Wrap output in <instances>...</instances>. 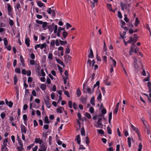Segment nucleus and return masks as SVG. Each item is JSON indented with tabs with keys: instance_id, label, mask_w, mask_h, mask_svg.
Instances as JSON below:
<instances>
[{
	"instance_id": "nucleus-1",
	"label": "nucleus",
	"mask_w": 151,
	"mask_h": 151,
	"mask_svg": "<svg viewBox=\"0 0 151 151\" xmlns=\"http://www.w3.org/2000/svg\"><path fill=\"white\" fill-rule=\"evenodd\" d=\"M102 120L101 118H99L97 122V125H95L94 126L96 127L102 128L103 125L101 123Z\"/></svg>"
},
{
	"instance_id": "nucleus-2",
	"label": "nucleus",
	"mask_w": 151,
	"mask_h": 151,
	"mask_svg": "<svg viewBox=\"0 0 151 151\" xmlns=\"http://www.w3.org/2000/svg\"><path fill=\"white\" fill-rule=\"evenodd\" d=\"M64 62L66 63L70 62L71 57L68 55H67L64 56Z\"/></svg>"
},
{
	"instance_id": "nucleus-3",
	"label": "nucleus",
	"mask_w": 151,
	"mask_h": 151,
	"mask_svg": "<svg viewBox=\"0 0 151 151\" xmlns=\"http://www.w3.org/2000/svg\"><path fill=\"white\" fill-rule=\"evenodd\" d=\"M121 6L122 7V9L124 11V9H126L128 7L130 6V4H124L122 2H121L120 3Z\"/></svg>"
},
{
	"instance_id": "nucleus-4",
	"label": "nucleus",
	"mask_w": 151,
	"mask_h": 151,
	"mask_svg": "<svg viewBox=\"0 0 151 151\" xmlns=\"http://www.w3.org/2000/svg\"><path fill=\"white\" fill-rule=\"evenodd\" d=\"M47 149V145L46 144H42L38 149V151H46Z\"/></svg>"
},
{
	"instance_id": "nucleus-5",
	"label": "nucleus",
	"mask_w": 151,
	"mask_h": 151,
	"mask_svg": "<svg viewBox=\"0 0 151 151\" xmlns=\"http://www.w3.org/2000/svg\"><path fill=\"white\" fill-rule=\"evenodd\" d=\"M21 128L22 134H26L27 132V128L22 124L21 125Z\"/></svg>"
},
{
	"instance_id": "nucleus-6",
	"label": "nucleus",
	"mask_w": 151,
	"mask_h": 151,
	"mask_svg": "<svg viewBox=\"0 0 151 151\" xmlns=\"http://www.w3.org/2000/svg\"><path fill=\"white\" fill-rule=\"evenodd\" d=\"M6 104L8 105L9 107L11 108L12 107L13 105V103L11 101H10L9 102L7 99H6L5 100Z\"/></svg>"
},
{
	"instance_id": "nucleus-7",
	"label": "nucleus",
	"mask_w": 151,
	"mask_h": 151,
	"mask_svg": "<svg viewBox=\"0 0 151 151\" xmlns=\"http://www.w3.org/2000/svg\"><path fill=\"white\" fill-rule=\"evenodd\" d=\"M87 99V98H84L82 96H81L80 98L81 101L83 104H86V103Z\"/></svg>"
},
{
	"instance_id": "nucleus-8",
	"label": "nucleus",
	"mask_w": 151,
	"mask_h": 151,
	"mask_svg": "<svg viewBox=\"0 0 151 151\" xmlns=\"http://www.w3.org/2000/svg\"><path fill=\"white\" fill-rule=\"evenodd\" d=\"M86 92H88L89 94H91L94 92V90L92 89V90H91V89L90 87H87Z\"/></svg>"
},
{
	"instance_id": "nucleus-9",
	"label": "nucleus",
	"mask_w": 151,
	"mask_h": 151,
	"mask_svg": "<svg viewBox=\"0 0 151 151\" xmlns=\"http://www.w3.org/2000/svg\"><path fill=\"white\" fill-rule=\"evenodd\" d=\"M88 57L89 58H93L94 57L93 52L91 48L90 49V53L88 55Z\"/></svg>"
},
{
	"instance_id": "nucleus-10",
	"label": "nucleus",
	"mask_w": 151,
	"mask_h": 151,
	"mask_svg": "<svg viewBox=\"0 0 151 151\" xmlns=\"http://www.w3.org/2000/svg\"><path fill=\"white\" fill-rule=\"evenodd\" d=\"M61 30H65V28H62L60 27H59L58 28V32L57 33V36L58 37H60V32H61Z\"/></svg>"
},
{
	"instance_id": "nucleus-11",
	"label": "nucleus",
	"mask_w": 151,
	"mask_h": 151,
	"mask_svg": "<svg viewBox=\"0 0 151 151\" xmlns=\"http://www.w3.org/2000/svg\"><path fill=\"white\" fill-rule=\"evenodd\" d=\"M35 142L37 143H39L40 144H41L42 142V141L40 138L38 139L37 138H36L35 139Z\"/></svg>"
},
{
	"instance_id": "nucleus-12",
	"label": "nucleus",
	"mask_w": 151,
	"mask_h": 151,
	"mask_svg": "<svg viewBox=\"0 0 151 151\" xmlns=\"http://www.w3.org/2000/svg\"><path fill=\"white\" fill-rule=\"evenodd\" d=\"M56 61L58 63L60 64L61 65L63 66L64 67L65 66V65L63 63V62L60 59L57 58L56 59Z\"/></svg>"
},
{
	"instance_id": "nucleus-13",
	"label": "nucleus",
	"mask_w": 151,
	"mask_h": 151,
	"mask_svg": "<svg viewBox=\"0 0 151 151\" xmlns=\"http://www.w3.org/2000/svg\"><path fill=\"white\" fill-rule=\"evenodd\" d=\"M30 42V40L29 38H27L25 39V43L27 45V47H29V46L30 44L29 42Z\"/></svg>"
},
{
	"instance_id": "nucleus-14",
	"label": "nucleus",
	"mask_w": 151,
	"mask_h": 151,
	"mask_svg": "<svg viewBox=\"0 0 151 151\" xmlns=\"http://www.w3.org/2000/svg\"><path fill=\"white\" fill-rule=\"evenodd\" d=\"M70 52V45H68L65 49V53L66 54H69Z\"/></svg>"
},
{
	"instance_id": "nucleus-15",
	"label": "nucleus",
	"mask_w": 151,
	"mask_h": 151,
	"mask_svg": "<svg viewBox=\"0 0 151 151\" xmlns=\"http://www.w3.org/2000/svg\"><path fill=\"white\" fill-rule=\"evenodd\" d=\"M138 36L136 34H134V39L133 41L134 42V44L137 41V39L138 38Z\"/></svg>"
},
{
	"instance_id": "nucleus-16",
	"label": "nucleus",
	"mask_w": 151,
	"mask_h": 151,
	"mask_svg": "<svg viewBox=\"0 0 151 151\" xmlns=\"http://www.w3.org/2000/svg\"><path fill=\"white\" fill-rule=\"evenodd\" d=\"M112 113L110 112L109 114V122L110 124H111V120L112 118Z\"/></svg>"
},
{
	"instance_id": "nucleus-17",
	"label": "nucleus",
	"mask_w": 151,
	"mask_h": 151,
	"mask_svg": "<svg viewBox=\"0 0 151 151\" xmlns=\"http://www.w3.org/2000/svg\"><path fill=\"white\" fill-rule=\"evenodd\" d=\"M63 109L64 110V108L63 107H61V106L59 107L58 108H57V113H62L63 112V111L62 110V109Z\"/></svg>"
},
{
	"instance_id": "nucleus-18",
	"label": "nucleus",
	"mask_w": 151,
	"mask_h": 151,
	"mask_svg": "<svg viewBox=\"0 0 151 151\" xmlns=\"http://www.w3.org/2000/svg\"><path fill=\"white\" fill-rule=\"evenodd\" d=\"M37 4L40 7H41L42 6H44V4H43L42 2L40 1H38L37 2Z\"/></svg>"
},
{
	"instance_id": "nucleus-19",
	"label": "nucleus",
	"mask_w": 151,
	"mask_h": 151,
	"mask_svg": "<svg viewBox=\"0 0 151 151\" xmlns=\"http://www.w3.org/2000/svg\"><path fill=\"white\" fill-rule=\"evenodd\" d=\"M90 103L93 106H94L95 105V103H94V96H93L91 98V100H90Z\"/></svg>"
},
{
	"instance_id": "nucleus-20",
	"label": "nucleus",
	"mask_w": 151,
	"mask_h": 151,
	"mask_svg": "<svg viewBox=\"0 0 151 151\" xmlns=\"http://www.w3.org/2000/svg\"><path fill=\"white\" fill-rule=\"evenodd\" d=\"M107 6L108 8L110 10V11L112 12H115L114 10H113L111 8V5L110 4H107Z\"/></svg>"
},
{
	"instance_id": "nucleus-21",
	"label": "nucleus",
	"mask_w": 151,
	"mask_h": 151,
	"mask_svg": "<svg viewBox=\"0 0 151 151\" xmlns=\"http://www.w3.org/2000/svg\"><path fill=\"white\" fill-rule=\"evenodd\" d=\"M81 92L79 88H78L77 89L76 91V95L78 97H79L81 95Z\"/></svg>"
},
{
	"instance_id": "nucleus-22",
	"label": "nucleus",
	"mask_w": 151,
	"mask_h": 151,
	"mask_svg": "<svg viewBox=\"0 0 151 151\" xmlns=\"http://www.w3.org/2000/svg\"><path fill=\"white\" fill-rule=\"evenodd\" d=\"M20 60L22 64V65L23 66H24L25 64L24 63V59L23 58V57L22 55H20Z\"/></svg>"
},
{
	"instance_id": "nucleus-23",
	"label": "nucleus",
	"mask_w": 151,
	"mask_h": 151,
	"mask_svg": "<svg viewBox=\"0 0 151 151\" xmlns=\"http://www.w3.org/2000/svg\"><path fill=\"white\" fill-rule=\"evenodd\" d=\"M8 149L6 147V146H2L1 151H8Z\"/></svg>"
},
{
	"instance_id": "nucleus-24",
	"label": "nucleus",
	"mask_w": 151,
	"mask_h": 151,
	"mask_svg": "<svg viewBox=\"0 0 151 151\" xmlns=\"http://www.w3.org/2000/svg\"><path fill=\"white\" fill-rule=\"evenodd\" d=\"M40 88L42 90H45L46 89V86L44 84H42L40 85Z\"/></svg>"
},
{
	"instance_id": "nucleus-25",
	"label": "nucleus",
	"mask_w": 151,
	"mask_h": 151,
	"mask_svg": "<svg viewBox=\"0 0 151 151\" xmlns=\"http://www.w3.org/2000/svg\"><path fill=\"white\" fill-rule=\"evenodd\" d=\"M59 42H60V44L61 45H64L65 44H67V42L66 41H63L61 40H60Z\"/></svg>"
},
{
	"instance_id": "nucleus-26",
	"label": "nucleus",
	"mask_w": 151,
	"mask_h": 151,
	"mask_svg": "<svg viewBox=\"0 0 151 151\" xmlns=\"http://www.w3.org/2000/svg\"><path fill=\"white\" fill-rule=\"evenodd\" d=\"M139 23V20L138 18L137 17L136 18L135 21V26L136 27H137Z\"/></svg>"
},
{
	"instance_id": "nucleus-27",
	"label": "nucleus",
	"mask_w": 151,
	"mask_h": 151,
	"mask_svg": "<svg viewBox=\"0 0 151 151\" xmlns=\"http://www.w3.org/2000/svg\"><path fill=\"white\" fill-rule=\"evenodd\" d=\"M63 36L64 38H66L67 36L68 35V33L67 32H66L65 31V29L64 30H63Z\"/></svg>"
},
{
	"instance_id": "nucleus-28",
	"label": "nucleus",
	"mask_w": 151,
	"mask_h": 151,
	"mask_svg": "<svg viewBox=\"0 0 151 151\" xmlns=\"http://www.w3.org/2000/svg\"><path fill=\"white\" fill-rule=\"evenodd\" d=\"M131 127L134 131H135L136 132H138V131H139L138 129L134 127L132 124L131 125Z\"/></svg>"
},
{
	"instance_id": "nucleus-29",
	"label": "nucleus",
	"mask_w": 151,
	"mask_h": 151,
	"mask_svg": "<svg viewBox=\"0 0 151 151\" xmlns=\"http://www.w3.org/2000/svg\"><path fill=\"white\" fill-rule=\"evenodd\" d=\"M8 142V140L7 138H6L4 139L3 141V145L2 146H6L7 143Z\"/></svg>"
},
{
	"instance_id": "nucleus-30",
	"label": "nucleus",
	"mask_w": 151,
	"mask_h": 151,
	"mask_svg": "<svg viewBox=\"0 0 151 151\" xmlns=\"http://www.w3.org/2000/svg\"><path fill=\"white\" fill-rule=\"evenodd\" d=\"M44 100L45 103L50 102V99L49 97L48 96H46L44 98Z\"/></svg>"
},
{
	"instance_id": "nucleus-31",
	"label": "nucleus",
	"mask_w": 151,
	"mask_h": 151,
	"mask_svg": "<svg viewBox=\"0 0 151 151\" xmlns=\"http://www.w3.org/2000/svg\"><path fill=\"white\" fill-rule=\"evenodd\" d=\"M4 45L5 47H6V46L7 45L8 43V42L7 40V39L6 38H5L4 39Z\"/></svg>"
},
{
	"instance_id": "nucleus-32",
	"label": "nucleus",
	"mask_w": 151,
	"mask_h": 151,
	"mask_svg": "<svg viewBox=\"0 0 151 151\" xmlns=\"http://www.w3.org/2000/svg\"><path fill=\"white\" fill-rule=\"evenodd\" d=\"M53 24L54 23L52 24L53 25H50L48 26V29L50 32H52L53 30Z\"/></svg>"
},
{
	"instance_id": "nucleus-33",
	"label": "nucleus",
	"mask_w": 151,
	"mask_h": 151,
	"mask_svg": "<svg viewBox=\"0 0 151 151\" xmlns=\"http://www.w3.org/2000/svg\"><path fill=\"white\" fill-rule=\"evenodd\" d=\"M147 73H148V75H147V76L144 79V81H148L149 80L150 75L148 72H147Z\"/></svg>"
},
{
	"instance_id": "nucleus-34",
	"label": "nucleus",
	"mask_w": 151,
	"mask_h": 151,
	"mask_svg": "<svg viewBox=\"0 0 151 151\" xmlns=\"http://www.w3.org/2000/svg\"><path fill=\"white\" fill-rule=\"evenodd\" d=\"M47 46L46 44L45 43L42 44H40V48L41 49H43L44 48H46Z\"/></svg>"
},
{
	"instance_id": "nucleus-35",
	"label": "nucleus",
	"mask_w": 151,
	"mask_h": 151,
	"mask_svg": "<svg viewBox=\"0 0 151 151\" xmlns=\"http://www.w3.org/2000/svg\"><path fill=\"white\" fill-rule=\"evenodd\" d=\"M81 135L82 136H85V131L84 127L82 128L81 129Z\"/></svg>"
},
{
	"instance_id": "nucleus-36",
	"label": "nucleus",
	"mask_w": 151,
	"mask_h": 151,
	"mask_svg": "<svg viewBox=\"0 0 151 151\" xmlns=\"http://www.w3.org/2000/svg\"><path fill=\"white\" fill-rule=\"evenodd\" d=\"M8 11L9 13L11 12L12 11V7L9 4H7Z\"/></svg>"
},
{
	"instance_id": "nucleus-37",
	"label": "nucleus",
	"mask_w": 151,
	"mask_h": 151,
	"mask_svg": "<svg viewBox=\"0 0 151 151\" xmlns=\"http://www.w3.org/2000/svg\"><path fill=\"white\" fill-rule=\"evenodd\" d=\"M147 86L149 89V91L150 93L151 92V83L150 82L147 83Z\"/></svg>"
},
{
	"instance_id": "nucleus-38",
	"label": "nucleus",
	"mask_w": 151,
	"mask_h": 151,
	"mask_svg": "<svg viewBox=\"0 0 151 151\" xmlns=\"http://www.w3.org/2000/svg\"><path fill=\"white\" fill-rule=\"evenodd\" d=\"M44 118V122L45 123L47 124H49L50 123V122L48 120V118L47 116H46Z\"/></svg>"
},
{
	"instance_id": "nucleus-39",
	"label": "nucleus",
	"mask_w": 151,
	"mask_h": 151,
	"mask_svg": "<svg viewBox=\"0 0 151 151\" xmlns=\"http://www.w3.org/2000/svg\"><path fill=\"white\" fill-rule=\"evenodd\" d=\"M18 79L17 78V76L16 75H15L14 77V85H16Z\"/></svg>"
},
{
	"instance_id": "nucleus-40",
	"label": "nucleus",
	"mask_w": 151,
	"mask_h": 151,
	"mask_svg": "<svg viewBox=\"0 0 151 151\" xmlns=\"http://www.w3.org/2000/svg\"><path fill=\"white\" fill-rule=\"evenodd\" d=\"M141 120L142 121V122L144 125L147 124V122L145 120V118L144 117H142L141 118Z\"/></svg>"
},
{
	"instance_id": "nucleus-41",
	"label": "nucleus",
	"mask_w": 151,
	"mask_h": 151,
	"mask_svg": "<svg viewBox=\"0 0 151 151\" xmlns=\"http://www.w3.org/2000/svg\"><path fill=\"white\" fill-rule=\"evenodd\" d=\"M108 133L110 134H111V130L109 126H108L107 128Z\"/></svg>"
},
{
	"instance_id": "nucleus-42",
	"label": "nucleus",
	"mask_w": 151,
	"mask_h": 151,
	"mask_svg": "<svg viewBox=\"0 0 151 151\" xmlns=\"http://www.w3.org/2000/svg\"><path fill=\"white\" fill-rule=\"evenodd\" d=\"M102 96L101 93L100 92V93L98 95V97L97 98V99L99 100V101H101L102 100L101 99Z\"/></svg>"
},
{
	"instance_id": "nucleus-43",
	"label": "nucleus",
	"mask_w": 151,
	"mask_h": 151,
	"mask_svg": "<svg viewBox=\"0 0 151 151\" xmlns=\"http://www.w3.org/2000/svg\"><path fill=\"white\" fill-rule=\"evenodd\" d=\"M85 115L86 116L88 119H90L91 118V116L90 114L86 112L85 113Z\"/></svg>"
},
{
	"instance_id": "nucleus-44",
	"label": "nucleus",
	"mask_w": 151,
	"mask_h": 151,
	"mask_svg": "<svg viewBox=\"0 0 151 151\" xmlns=\"http://www.w3.org/2000/svg\"><path fill=\"white\" fill-rule=\"evenodd\" d=\"M128 146L129 147H131V139L130 137L128 138Z\"/></svg>"
},
{
	"instance_id": "nucleus-45",
	"label": "nucleus",
	"mask_w": 151,
	"mask_h": 151,
	"mask_svg": "<svg viewBox=\"0 0 151 151\" xmlns=\"http://www.w3.org/2000/svg\"><path fill=\"white\" fill-rule=\"evenodd\" d=\"M97 132L101 134H104V132L102 129H99L97 130Z\"/></svg>"
},
{
	"instance_id": "nucleus-46",
	"label": "nucleus",
	"mask_w": 151,
	"mask_h": 151,
	"mask_svg": "<svg viewBox=\"0 0 151 151\" xmlns=\"http://www.w3.org/2000/svg\"><path fill=\"white\" fill-rule=\"evenodd\" d=\"M55 45V40H52L51 41L50 44V45L51 46L53 47H54Z\"/></svg>"
},
{
	"instance_id": "nucleus-47",
	"label": "nucleus",
	"mask_w": 151,
	"mask_h": 151,
	"mask_svg": "<svg viewBox=\"0 0 151 151\" xmlns=\"http://www.w3.org/2000/svg\"><path fill=\"white\" fill-rule=\"evenodd\" d=\"M11 115L10 117L9 120L11 122H12L14 120V119L13 116V112L11 114Z\"/></svg>"
},
{
	"instance_id": "nucleus-48",
	"label": "nucleus",
	"mask_w": 151,
	"mask_h": 151,
	"mask_svg": "<svg viewBox=\"0 0 151 151\" xmlns=\"http://www.w3.org/2000/svg\"><path fill=\"white\" fill-rule=\"evenodd\" d=\"M52 53H49L48 54V58L50 60L52 59Z\"/></svg>"
},
{
	"instance_id": "nucleus-49",
	"label": "nucleus",
	"mask_w": 151,
	"mask_h": 151,
	"mask_svg": "<svg viewBox=\"0 0 151 151\" xmlns=\"http://www.w3.org/2000/svg\"><path fill=\"white\" fill-rule=\"evenodd\" d=\"M145 129H146L147 130V133L148 134L149 133V126L147 124H145L144 125Z\"/></svg>"
},
{
	"instance_id": "nucleus-50",
	"label": "nucleus",
	"mask_w": 151,
	"mask_h": 151,
	"mask_svg": "<svg viewBox=\"0 0 151 151\" xmlns=\"http://www.w3.org/2000/svg\"><path fill=\"white\" fill-rule=\"evenodd\" d=\"M142 147V144L141 143H140L139 144L138 151H141Z\"/></svg>"
},
{
	"instance_id": "nucleus-51",
	"label": "nucleus",
	"mask_w": 151,
	"mask_h": 151,
	"mask_svg": "<svg viewBox=\"0 0 151 151\" xmlns=\"http://www.w3.org/2000/svg\"><path fill=\"white\" fill-rule=\"evenodd\" d=\"M124 16L125 17L124 18V20L126 22H128L129 21V20L127 17V15H126L125 14L124 15Z\"/></svg>"
},
{
	"instance_id": "nucleus-52",
	"label": "nucleus",
	"mask_w": 151,
	"mask_h": 151,
	"mask_svg": "<svg viewBox=\"0 0 151 151\" xmlns=\"http://www.w3.org/2000/svg\"><path fill=\"white\" fill-rule=\"evenodd\" d=\"M133 64H134V67L136 69H137L138 68V66L137 64V63L135 60L134 61V62L133 63Z\"/></svg>"
},
{
	"instance_id": "nucleus-53",
	"label": "nucleus",
	"mask_w": 151,
	"mask_h": 151,
	"mask_svg": "<svg viewBox=\"0 0 151 151\" xmlns=\"http://www.w3.org/2000/svg\"><path fill=\"white\" fill-rule=\"evenodd\" d=\"M15 72L18 73H20L21 71L20 69L19 68H17L15 69Z\"/></svg>"
},
{
	"instance_id": "nucleus-54",
	"label": "nucleus",
	"mask_w": 151,
	"mask_h": 151,
	"mask_svg": "<svg viewBox=\"0 0 151 151\" xmlns=\"http://www.w3.org/2000/svg\"><path fill=\"white\" fill-rule=\"evenodd\" d=\"M47 22H43V23L42 24V27L44 28L46 27L47 25Z\"/></svg>"
},
{
	"instance_id": "nucleus-55",
	"label": "nucleus",
	"mask_w": 151,
	"mask_h": 151,
	"mask_svg": "<svg viewBox=\"0 0 151 151\" xmlns=\"http://www.w3.org/2000/svg\"><path fill=\"white\" fill-rule=\"evenodd\" d=\"M45 104L47 108H50V102L45 103Z\"/></svg>"
},
{
	"instance_id": "nucleus-56",
	"label": "nucleus",
	"mask_w": 151,
	"mask_h": 151,
	"mask_svg": "<svg viewBox=\"0 0 151 151\" xmlns=\"http://www.w3.org/2000/svg\"><path fill=\"white\" fill-rule=\"evenodd\" d=\"M118 17L119 19H121L122 18V14L119 11L118 12Z\"/></svg>"
},
{
	"instance_id": "nucleus-57",
	"label": "nucleus",
	"mask_w": 151,
	"mask_h": 151,
	"mask_svg": "<svg viewBox=\"0 0 151 151\" xmlns=\"http://www.w3.org/2000/svg\"><path fill=\"white\" fill-rule=\"evenodd\" d=\"M36 22L37 23L40 24H42L43 23V22L42 21H40L37 19L36 20Z\"/></svg>"
},
{
	"instance_id": "nucleus-58",
	"label": "nucleus",
	"mask_w": 151,
	"mask_h": 151,
	"mask_svg": "<svg viewBox=\"0 0 151 151\" xmlns=\"http://www.w3.org/2000/svg\"><path fill=\"white\" fill-rule=\"evenodd\" d=\"M86 144H88L90 142L89 139L88 137H86Z\"/></svg>"
},
{
	"instance_id": "nucleus-59",
	"label": "nucleus",
	"mask_w": 151,
	"mask_h": 151,
	"mask_svg": "<svg viewBox=\"0 0 151 151\" xmlns=\"http://www.w3.org/2000/svg\"><path fill=\"white\" fill-rule=\"evenodd\" d=\"M72 102L71 101H68L69 106V108L70 109L72 108Z\"/></svg>"
},
{
	"instance_id": "nucleus-60",
	"label": "nucleus",
	"mask_w": 151,
	"mask_h": 151,
	"mask_svg": "<svg viewBox=\"0 0 151 151\" xmlns=\"http://www.w3.org/2000/svg\"><path fill=\"white\" fill-rule=\"evenodd\" d=\"M55 43L57 46H58L59 45L60 43V42H59L58 40L56 39V40L55 41Z\"/></svg>"
},
{
	"instance_id": "nucleus-61",
	"label": "nucleus",
	"mask_w": 151,
	"mask_h": 151,
	"mask_svg": "<svg viewBox=\"0 0 151 151\" xmlns=\"http://www.w3.org/2000/svg\"><path fill=\"white\" fill-rule=\"evenodd\" d=\"M106 113V111L105 108H103L101 111V113L103 114H105Z\"/></svg>"
},
{
	"instance_id": "nucleus-62",
	"label": "nucleus",
	"mask_w": 151,
	"mask_h": 151,
	"mask_svg": "<svg viewBox=\"0 0 151 151\" xmlns=\"http://www.w3.org/2000/svg\"><path fill=\"white\" fill-rule=\"evenodd\" d=\"M5 116H6V115L5 114V113H4L3 112V113H2L1 114V118L2 119H4Z\"/></svg>"
},
{
	"instance_id": "nucleus-63",
	"label": "nucleus",
	"mask_w": 151,
	"mask_h": 151,
	"mask_svg": "<svg viewBox=\"0 0 151 151\" xmlns=\"http://www.w3.org/2000/svg\"><path fill=\"white\" fill-rule=\"evenodd\" d=\"M9 23L10 26H13L14 24L13 21L12 19H9Z\"/></svg>"
},
{
	"instance_id": "nucleus-64",
	"label": "nucleus",
	"mask_w": 151,
	"mask_h": 151,
	"mask_svg": "<svg viewBox=\"0 0 151 151\" xmlns=\"http://www.w3.org/2000/svg\"><path fill=\"white\" fill-rule=\"evenodd\" d=\"M23 147H17V149L18 151H22V150L23 149Z\"/></svg>"
}]
</instances>
